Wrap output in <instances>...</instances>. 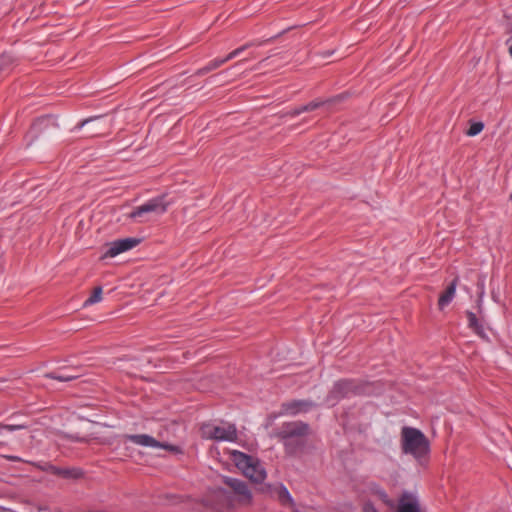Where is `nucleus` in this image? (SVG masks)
Returning <instances> with one entry per match:
<instances>
[{
	"instance_id": "nucleus-13",
	"label": "nucleus",
	"mask_w": 512,
	"mask_h": 512,
	"mask_svg": "<svg viewBox=\"0 0 512 512\" xmlns=\"http://www.w3.org/2000/svg\"><path fill=\"white\" fill-rule=\"evenodd\" d=\"M225 63H226L225 58H215V59L209 61L204 67L200 68L196 72V75H198V76L205 75L213 70H216L217 68H219L220 66H222Z\"/></svg>"
},
{
	"instance_id": "nucleus-29",
	"label": "nucleus",
	"mask_w": 512,
	"mask_h": 512,
	"mask_svg": "<svg viewBox=\"0 0 512 512\" xmlns=\"http://www.w3.org/2000/svg\"><path fill=\"white\" fill-rule=\"evenodd\" d=\"M105 134V131H102L100 128H95L92 132V135L93 136H99V135H104Z\"/></svg>"
},
{
	"instance_id": "nucleus-31",
	"label": "nucleus",
	"mask_w": 512,
	"mask_h": 512,
	"mask_svg": "<svg viewBox=\"0 0 512 512\" xmlns=\"http://www.w3.org/2000/svg\"><path fill=\"white\" fill-rule=\"evenodd\" d=\"M509 53H510V55H511V57H512V45H511V46H510V48H509Z\"/></svg>"
},
{
	"instance_id": "nucleus-14",
	"label": "nucleus",
	"mask_w": 512,
	"mask_h": 512,
	"mask_svg": "<svg viewBox=\"0 0 512 512\" xmlns=\"http://www.w3.org/2000/svg\"><path fill=\"white\" fill-rule=\"evenodd\" d=\"M55 474L64 478L77 479L83 475V472L79 468H58L55 470Z\"/></svg>"
},
{
	"instance_id": "nucleus-16",
	"label": "nucleus",
	"mask_w": 512,
	"mask_h": 512,
	"mask_svg": "<svg viewBox=\"0 0 512 512\" xmlns=\"http://www.w3.org/2000/svg\"><path fill=\"white\" fill-rule=\"evenodd\" d=\"M323 104H324L323 101L314 100V101H312V102H310V103H308L306 105H303V106H301L299 108H296V109L292 110L290 112V115L291 116H297V115H299V114H301L303 112H310V111H313V110L321 107Z\"/></svg>"
},
{
	"instance_id": "nucleus-20",
	"label": "nucleus",
	"mask_w": 512,
	"mask_h": 512,
	"mask_svg": "<svg viewBox=\"0 0 512 512\" xmlns=\"http://www.w3.org/2000/svg\"><path fill=\"white\" fill-rule=\"evenodd\" d=\"M278 498H279L280 502L283 505H290V506H292L294 504L293 503V499H292L289 491L284 486H281V488L279 489V491H278Z\"/></svg>"
},
{
	"instance_id": "nucleus-7",
	"label": "nucleus",
	"mask_w": 512,
	"mask_h": 512,
	"mask_svg": "<svg viewBox=\"0 0 512 512\" xmlns=\"http://www.w3.org/2000/svg\"><path fill=\"white\" fill-rule=\"evenodd\" d=\"M225 484L232 489L235 500L241 506H248L252 502V493L247 484L239 479L226 478Z\"/></svg>"
},
{
	"instance_id": "nucleus-27",
	"label": "nucleus",
	"mask_w": 512,
	"mask_h": 512,
	"mask_svg": "<svg viewBox=\"0 0 512 512\" xmlns=\"http://www.w3.org/2000/svg\"><path fill=\"white\" fill-rule=\"evenodd\" d=\"M456 282H457V279H453L452 281H450V301L452 300L454 293H455Z\"/></svg>"
},
{
	"instance_id": "nucleus-18",
	"label": "nucleus",
	"mask_w": 512,
	"mask_h": 512,
	"mask_svg": "<svg viewBox=\"0 0 512 512\" xmlns=\"http://www.w3.org/2000/svg\"><path fill=\"white\" fill-rule=\"evenodd\" d=\"M79 376V374H69L66 372H50L46 374V377L48 378L63 382L72 381L78 378Z\"/></svg>"
},
{
	"instance_id": "nucleus-5",
	"label": "nucleus",
	"mask_w": 512,
	"mask_h": 512,
	"mask_svg": "<svg viewBox=\"0 0 512 512\" xmlns=\"http://www.w3.org/2000/svg\"><path fill=\"white\" fill-rule=\"evenodd\" d=\"M169 203L165 201V196H159L148 200L144 204L136 207L131 213L130 218H140L148 213L161 215L167 211Z\"/></svg>"
},
{
	"instance_id": "nucleus-6",
	"label": "nucleus",
	"mask_w": 512,
	"mask_h": 512,
	"mask_svg": "<svg viewBox=\"0 0 512 512\" xmlns=\"http://www.w3.org/2000/svg\"><path fill=\"white\" fill-rule=\"evenodd\" d=\"M359 386L354 380L344 379L336 382L327 396V402L334 405L341 398L358 393Z\"/></svg>"
},
{
	"instance_id": "nucleus-15",
	"label": "nucleus",
	"mask_w": 512,
	"mask_h": 512,
	"mask_svg": "<svg viewBox=\"0 0 512 512\" xmlns=\"http://www.w3.org/2000/svg\"><path fill=\"white\" fill-rule=\"evenodd\" d=\"M468 326L478 335L484 334L483 325L479 322L477 316L473 312H467Z\"/></svg>"
},
{
	"instance_id": "nucleus-26",
	"label": "nucleus",
	"mask_w": 512,
	"mask_h": 512,
	"mask_svg": "<svg viewBox=\"0 0 512 512\" xmlns=\"http://www.w3.org/2000/svg\"><path fill=\"white\" fill-rule=\"evenodd\" d=\"M101 119H102L101 116H95V117H92V118L85 119V120L81 121L79 124H77L74 129L75 130H79L82 127H84L87 123L92 122V121H99Z\"/></svg>"
},
{
	"instance_id": "nucleus-9",
	"label": "nucleus",
	"mask_w": 512,
	"mask_h": 512,
	"mask_svg": "<svg viewBox=\"0 0 512 512\" xmlns=\"http://www.w3.org/2000/svg\"><path fill=\"white\" fill-rule=\"evenodd\" d=\"M139 239L125 238L112 242L105 253L106 257H115L120 253L128 251L139 244Z\"/></svg>"
},
{
	"instance_id": "nucleus-30",
	"label": "nucleus",
	"mask_w": 512,
	"mask_h": 512,
	"mask_svg": "<svg viewBox=\"0 0 512 512\" xmlns=\"http://www.w3.org/2000/svg\"><path fill=\"white\" fill-rule=\"evenodd\" d=\"M45 121H46L45 119H42L41 121H39V124H41L42 122H45ZM37 125H38V123H36V124L34 125V127H36Z\"/></svg>"
},
{
	"instance_id": "nucleus-3",
	"label": "nucleus",
	"mask_w": 512,
	"mask_h": 512,
	"mask_svg": "<svg viewBox=\"0 0 512 512\" xmlns=\"http://www.w3.org/2000/svg\"><path fill=\"white\" fill-rule=\"evenodd\" d=\"M202 436L217 441H234L237 436L235 425L221 423L220 425L203 424L201 427Z\"/></svg>"
},
{
	"instance_id": "nucleus-24",
	"label": "nucleus",
	"mask_w": 512,
	"mask_h": 512,
	"mask_svg": "<svg viewBox=\"0 0 512 512\" xmlns=\"http://www.w3.org/2000/svg\"><path fill=\"white\" fill-rule=\"evenodd\" d=\"M24 428H26V426L22 425V424H17V425H10V424L4 425V424H0V431L2 429H5L7 431L12 432V431L21 430V429H24Z\"/></svg>"
},
{
	"instance_id": "nucleus-10",
	"label": "nucleus",
	"mask_w": 512,
	"mask_h": 512,
	"mask_svg": "<svg viewBox=\"0 0 512 512\" xmlns=\"http://www.w3.org/2000/svg\"><path fill=\"white\" fill-rule=\"evenodd\" d=\"M397 512H425L416 496L405 492L398 501Z\"/></svg>"
},
{
	"instance_id": "nucleus-2",
	"label": "nucleus",
	"mask_w": 512,
	"mask_h": 512,
	"mask_svg": "<svg viewBox=\"0 0 512 512\" xmlns=\"http://www.w3.org/2000/svg\"><path fill=\"white\" fill-rule=\"evenodd\" d=\"M233 461L243 474L255 483H262L266 479V470L260 461L239 451H233Z\"/></svg>"
},
{
	"instance_id": "nucleus-17",
	"label": "nucleus",
	"mask_w": 512,
	"mask_h": 512,
	"mask_svg": "<svg viewBox=\"0 0 512 512\" xmlns=\"http://www.w3.org/2000/svg\"><path fill=\"white\" fill-rule=\"evenodd\" d=\"M79 376V374H69L66 372H50L46 374V377L48 378L63 382L72 381L78 378Z\"/></svg>"
},
{
	"instance_id": "nucleus-22",
	"label": "nucleus",
	"mask_w": 512,
	"mask_h": 512,
	"mask_svg": "<svg viewBox=\"0 0 512 512\" xmlns=\"http://www.w3.org/2000/svg\"><path fill=\"white\" fill-rule=\"evenodd\" d=\"M484 129V123L481 122V121H477V122H472L468 128V130L466 131V134L468 136H476L478 135L479 133L482 132V130Z\"/></svg>"
},
{
	"instance_id": "nucleus-21",
	"label": "nucleus",
	"mask_w": 512,
	"mask_h": 512,
	"mask_svg": "<svg viewBox=\"0 0 512 512\" xmlns=\"http://www.w3.org/2000/svg\"><path fill=\"white\" fill-rule=\"evenodd\" d=\"M102 299V288L99 286V287H96L91 296L85 300L84 302V306H88V305H92V304H95V303H98L100 302Z\"/></svg>"
},
{
	"instance_id": "nucleus-23",
	"label": "nucleus",
	"mask_w": 512,
	"mask_h": 512,
	"mask_svg": "<svg viewBox=\"0 0 512 512\" xmlns=\"http://www.w3.org/2000/svg\"><path fill=\"white\" fill-rule=\"evenodd\" d=\"M374 493L379 497V499H381L385 504H387L388 506H392V501L389 499L387 493L383 490V489H380V488H377L374 490Z\"/></svg>"
},
{
	"instance_id": "nucleus-1",
	"label": "nucleus",
	"mask_w": 512,
	"mask_h": 512,
	"mask_svg": "<svg viewBox=\"0 0 512 512\" xmlns=\"http://www.w3.org/2000/svg\"><path fill=\"white\" fill-rule=\"evenodd\" d=\"M401 444L403 452L415 458H421L429 451L428 439L419 429L413 427L402 428Z\"/></svg>"
},
{
	"instance_id": "nucleus-19",
	"label": "nucleus",
	"mask_w": 512,
	"mask_h": 512,
	"mask_svg": "<svg viewBox=\"0 0 512 512\" xmlns=\"http://www.w3.org/2000/svg\"><path fill=\"white\" fill-rule=\"evenodd\" d=\"M261 43H257L255 41H251L249 43H246L245 45L233 50L232 52H230L225 58L226 62L234 59L235 57H237L238 55H240L244 50H246L247 48L249 47H252V46H255V45H260Z\"/></svg>"
},
{
	"instance_id": "nucleus-12",
	"label": "nucleus",
	"mask_w": 512,
	"mask_h": 512,
	"mask_svg": "<svg viewBox=\"0 0 512 512\" xmlns=\"http://www.w3.org/2000/svg\"><path fill=\"white\" fill-rule=\"evenodd\" d=\"M14 58L9 54L0 56V77L9 74L14 67Z\"/></svg>"
},
{
	"instance_id": "nucleus-11",
	"label": "nucleus",
	"mask_w": 512,
	"mask_h": 512,
	"mask_svg": "<svg viewBox=\"0 0 512 512\" xmlns=\"http://www.w3.org/2000/svg\"><path fill=\"white\" fill-rule=\"evenodd\" d=\"M314 406V403L307 400H294L282 405L283 411L287 414L295 415L300 412H306Z\"/></svg>"
},
{
	"instance_id": "nucleus-4",
	"label": "nucleus",
	"mask_w": 512,
	"mask_h": 512,
	"mask_svg": "<svg viewBox=\"0 0 512 512\" xmlns=\"http://www.w3.org/2000/svg\"><path fill=\"white\" fill-rule=\"evenodd\" d=\"M309 426L301 421L284 423L278 430L277 436L285 440V446L289 449L291 441H297L308 434Z\"/></svg>"
},
{
	"instance_id": "nucleus-28",
	"label": "nucleus",
	"mask_w": 512,
	"mask_h": 512,
	"mask_svg": "<svg viewBox=\"0 0 512 512\" xmlns=\"http://www.w3.org/2000/svg\"><path fill=\"white\" fill-rule=\"evenodd\" d=\"M363 512H377L376 508L371 503H366L363 507Z\"/></svg>"
},
{
	"instance_id": "nucleus-25",
	"label": "nucleus",
	"mask_w": 512,
	"mask_h": 512,
	"mask_svg": "<svg viewBox=\"0 0 512 512\" xmlns=\"http://www.w3.org/2000/svg\"><path fill=\"white\" fill-rule=\"evenodd\" d=\"M447 303H448V288H446L442 292V294H441V296L439 298V303L438 304H439L440 309H444V307H445V305Z\"/></svg>"
},
{
	"instance_id": "nucleus-8",
	"label": "nucleus",
	"mask_w": 512,
	"mask_h": 512,
	"mask_svg": "<svg viewBox=\"0 0 512 512\" xmlns=\"http://www.w3.org/2000/svg\"><path fill=\"white\" fill-rule=\"evenodd\" d=\"M125 439L143 447L162 448L171 452H178V448L176 446L161 443L147 434H129L125 435Z\"/></svg>"
}]
</instances>
